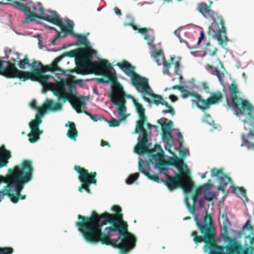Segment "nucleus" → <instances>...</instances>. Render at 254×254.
<instances>
[{
  "label": "nucleus",
  "mask_w": 254,
  "mask_h": 254,
  "mask_svg": "<svg viewBox=\"0 0 254 254\" xmlns=\"http://www.w3.org/2000/svg\"><path fill=\"white\" fill-rule=\"evenodd\" d=\"M77 218L80 221L76 223V226L87 242L111 245V226L106 228V233L102 231L103 225L111 224V214L105 212L99 214L92 211L89 217L78 215Z\"/></svg>",
  "instance_id": "1"
},
{
  "label": "nucleus",
  "mask_w": 254,
  "mask_h": 254,
  "mask_svg": "<svg viewBox=\"0 0 254 254\" xmlns=\"http://www.w3.org/2000/svg\"><path fill=\"white\" fill-rule=\"evenodd\" d=\"M115 65L118 66L127 75L131 77L132 84L137 91L142 90L143 98L145 101L153 103L156 106H158L160 104L165 106L168 110H163L162 112L163 113H170L172 116L175 115V112L174 108L164 100L161 95L153 93L149 86L148 79L135 73L134 66L125 60Z\"/></svg>",
  "instance_id": "2"
},
{
  "label": "nucleus",
  "mask_w": 254,
  "mask_h": 254,
  "mask_svg": "<svg viewBox=\"0 0 254 254\" xmlns=\"http://www.w3.org/2000/svg\"><path fill=\"white\" fill-rule=\"evenodd\" d=\"M33 172L32 162L29 160H24L12 168V181L6 187L11 188L9 198L12 202L16 203L19 199L26 198V195L21 194V192L25 185L32 180Z\"/></svg>",
  "instance_id": "3"
},
{
  "label": "nucleus",
  "mask_w": 254,
  "mask_h": 254,
  "mask_svg": "<svg viewBox=\"0 0 254 254\" xmlns=\"http://www.w3.org/2000/svg\"><path fill=\"white\" fill-rule=\"evenodd\" d=\"M12 5L15 8L20 9L25 13L26 19L28 21H33L36 18L42 19L58 26L63 32L70 34L72 33V28L74 25L71 20L67 19L66 20V25L65 26L62 19L60 17L57 11L51 10L46 11L40 2H38L33 7V9L37 11L39 14L35 13L30 10H27L26 5L19 1H13Z\"/></svg>",
  "instance_id": "4"
},
{
  "label": "nucleus",
  "mask_w": 254,
  "mask_h": 254,
  "mask_svg": "<svg viewBox=\"0 0 254 254\" xmlns=\"http://www.w3.org/2000/svg\"><path fill=\"white\" fill-rule=\"evenodd\" d=\"M195 224L199 230L202 236L198 235L196 231L191 233V236L195 244L198 245L201 243L205 244V246L209 250L210 254H216L219 251L215 247L216 230L213 218L210 214L207 213L203 216L201 221L197 217L194 218Z\"/></svg>",
  "instance_id": "5"
},
{
  "label": "nucleus",
  "mask_w": 254,
  "mask_h": 254,
  "mask_svg": "<svg viewBox=\"0 0 254 254\" xmlns=\"http://www.w3.org/2000/svg\"><path fill=\"white\" fill-rule=\"evenodd\" d=\"M144 163L142 160L139 161L138 170L148 179L158 183H163L167 186L170 191H173L178 188H182L185 192H190L194 187V184L191 179L190 174L177 173L174 176H169L166 173V180L159 177L158 175H151L149 170H145L142 166Z\"/></svg>",
  "instance_id": "6"
},
{
  "label": "nucleus",
  "mask_w": 254,
  "mask_h": 254,
  "mask_svg": "<svg viewBox=\"0 0 254 254\" xmlns=\"http://www.w3.org/2000/svg\"><path fill=\"white\" fill-rule=\"evenodd\" d=\"M229 89L231 100H227L228 106L233 108L237 117H245V119L242 120L244 124L248 123L249 121L251 122V125L254 127V108L253 105L248 100L238 97L240 92L236 84H231Z\"/></svg>",
  "instance_id": "7"
},
{
  "label": "nucleus",
  "mask_w": 254,
  "mask_h": 254,
  "mask_svg": "<svg viewBox=\"0 0 254 254\" xmlns=\"http://www.w3.org/2000/svg\"><path fill=\"white\" fill-rule=\"evenodd\" d=\"M112 232H117L118 239H112V246L118 248L123 254H127L135 246L136 239L128 231V224L123 218L112 217Z\"/></svg>",
  "instance_id": "8"
},
{
  "label": "nucleus",
  "mask_w": 254,
  "mask_h": 254,
  "mask_svg": "<svg viewBox=\"0 0 254 254\" xmlns=\"http://www.w3.org/2000/svg\"><path fill=\"white\" fill-rule=\"evenodd\" d=\"M128 98H131L136 108V112L138 114L139 121L136 123V126L133 132L134 134H138L140 131L142 133V136L138 137V143L135 147V151L138 154H142L148 152V135L146 130L144 127L145 123L147 120V117L145 115V109L142 105L137 103V100L131 95L127 96Z\"/></svg>",
  "instance_id": "9"
},
{
  "label": "nucleus",
  "mask_w": 254,
  "mask_h": 254,
  "mask_svg": "<svg viewBox=\"0 0 254 254\" xmlns=\"http://www.w3.org/2000/svg\"><path fill=\"white\" fill-rule=\"evenodd\" d=\"M73 87V86L70 84L69 85L70 91H68L64 85L60 83L54 86L53 92L55 96L58 97L60 100H62L64 103L68 101L77 113H84V111H86L84 109L86 105L85 97H77L72 94L71 91Z\"/></svg>",
  "instance_id": "10"
},
{
  "label": "nucleus",
  "mask_w": 254,
  "mask_h": 254,
  "mask_svg": "<svg viewBox=\"0 0 254 254\" xmlns=\"http://www.w3.org/2000/svg\"><path fill=\"white\" fill-rule=\"evenodd\" d=\"M225 234L222 235L224 240L228 244L225 246H218L215 243V247L219 251L216 254H252L254 251L253 247L244 249L243 246L236 238H231L227 235V228L224 226Z\"/></svg>",
  "instance_id": "11"
},
{
  "label": "nucleus",
  "mask_w": 254,
  "mask_h": 254,
  "mask_svg": "<svg viewBox=\"0 0 254 254\" xmlns=\"http://www.w3.org/2000/svg\"><path fill=\"white\" fill-rule=\"evenodd\" d=\"M88 70L89 73L91 71L102 76L100 78L95 79L98 83L111 82V64L107 60H104L100 62L90 63Z\"/></svg>",
  "instance_id": "12"
},
{
  "label": "nucleus",
  "mask_w": 254,
  "mask_h": 254,
  "mask_svg": "<svg viewBox=\"0 0 254 254\" xmlns=\"http://www.w3.org/2000/svg\"><path fill=\"white\" fill-rule=\"evenodd\" d=\"M42 69H34L32 71H24L18 69L14 67L11 78H19L23 81L30 79L33 81H38L43 85L46 84L50 75H44Z\"/></svg>",
  "instance_id": "13"
},
{
  "label": "nucleus",
  "mask_w": 254,
  "mask_h": 254,
  "mask_svg": "<svg viewBox=\"0 0 254 254\" xmlns=\"http://www.w3.org/2000/svg\"><path fill=\"white\" fill-rule=\"evenodd\" d=\"M74 170L78 173V178L81 183V186L78 187L79 191L82 192L84 190L87 193H91L90 186L92 184L96 185L97 183L96 172L89 173L87 170L78 165H75Z\"/></svg>",
  "instance_id": "14"
},
{
  "label": "nucleus",
  "mask_w": 254,
  "mask_h": 254,
  "mask_svg": "<svg viewBox=\"0 0 254 254\" xmlns=\"http://www.w3.org/2000/svg\"><path fill=\"white\" fill-rule=\"evenodd\" d=\"M95 53L96 52L90 46L80 48V56L76 59V71L77 73L82 75L89 73L88 65L92 63L91 60Z\"/></svg>",
  "instance_id": "15"
},
{
  "label": "nucleus",
  "mask_w": 254,
  "mask_h": 254,
  "mask_svg": "<svg viewBox=\"0 0 254 254\" xmlns=\"http://www.w3.org/2000/svg\"><path fill=\"white\" fill-rule=\"evenodd\" d=\"M213 22L209 27L208 33L216 38L220 45L223 46L227 44L226 28L224 26V21L222 16H218L211 18Z\"/></svg>",
  "instance_id": "16"
},
{
  "label": "nucleus",
  "mask_w": 254,
  "mask_h": 254,
  "mask_svg": "<svg viewBox=\"0 0 254 254\" xmlns=\"http://www.w3.org/2000/svg\"><path fill=\"white\" fill-rule=\"evenodd\" d=\"M126 95L123 86L118 81L115 70L112 67V101L125 99Z\"/></svg>",
  "instance_id": "17"
},
{
  "label": "nucleus",
  "mask_w": 254,
  "mask_h": 254,
  "mask_svg": "<svg viewBox=\"0 0 254 254\" xmlns=\"http://www.w3.org/2000/svg\"><path fill=\"white\" fill-rule=\"evenodd\" d=\"M62 108V106L60 103H56L52 100L47 99L43 106L38 107L37 109L38 112L35 117L42 119L46 110L56 111L61 110Z\"/></svg>",
  "instance_id": "18"
},
{
  "label": "nucleus",
  "mask_w": 254,
  "mask_h": 254,
  "mask_svg": "<svg viewBox=\"0 0 254 254\" xmlns=\"http://www.w3.org/2000/svg\"><path fill=\"white\" fill-rule=\"evenodd\" d=\"M212 1H210L208 5L205 2H200L197 4V10L206 18H214L217 17V13L214 12L211 7Z\"/></svg>",
  "instance_id": "19"
},
{
  "label": "nucleus",
  "mask_w": 254,
  "mask_h": 254,
  "mask_svg": "<svg viewBox=\"0 0 254 254\" xmlns=\"http://www.w3.org/2000/svg\"><path fill=\"white\" fill-rule=\"evenodd\" d=\"M158 123L162 127V137L169 140L172 136L171 128L173 126V122L163 118L158 120Z\"/></svg>",
  "instance_id": "20"
},
{
  "label": "nucleus",
  "mask_w": 254,
  "mask_h": 254,
  "mask_svg": "<svg viewBox=\"0 0 254 254\" xmlns=\"http://www.w3.org/2000/svg\"><path fill=\"white\" fill-rule=\"evenodd\" d=\"M168 163L169 165L176 167L178 170V173L190 174V171L188 169L187 165L184 163L183 160L177 156L171 157Z\"/></svg>",
  "instance_id": "21"
},
{
  "label": "nucleus",
  "mask_w": 254,
  "mask_h": 254,
  "mask_svg": "<svg viewBox=\"0 0 254 254\" xmlns=\"http://www.w3.org/2000/svg\"><path fill=\"white\" fill-rule=\"evenodd\" d=\"M5 56L3 57L2 58L5 60V62L7 65L9 66L10 65H14V67L16 68L15 63L20 60V54L17 52H12L11 49H7L5 50Z\"/></svg>",
  "instance_id": "22"
},
{
  "label": "nucleus",
  "mask_w": 254,
  "mask_h": 254,
  "mask_svg": "<svg viewBox=\"0 0 254 254\" xmlns=\"http://www.w3.org/2000/svg\"><path fill=\"white\" fill-rule=\"evenodd\" d=\"M11 172L12 168L9 169L7 173V178L5 180V182H3V183H5L6 185L3 188V189L0 190V202L3 200L5 195L8 196L9 197V194H11V188H9V189L6 187L8 186V184L10 183L12 181V177H11Z\"/></svg>",
  "instance_id": "23"
},
{
  "label": "nucleus",
  "mask_w": 254,
  "mask_h": 254,
  "mask_svg": "<svg viewBox=\"0 0 254 254\" xmlns=\"http://www.w3.org/2000/svg\"><path fill=\"white\" fill-rule=\"evenodd\" d=\"M11 157L10 151L7 150L4 145H2L0 147V169L7 166L8 160Z\"/></svg>",
  "instance_id": "24"
},
{
  "label": "nucleus",
  "mask_w": 254,
  "mask_h": 254,
  "mask_svg": "<svg viewBox=\"0 0 254 254\" xmlns=\"http://www.w3.org/2000/svg\"><path fill=\"white\" fill-rule=\"evenodd\" d=\"M63 56H61L56 58L53 62L48 65H45L44 67V72L51 71V72H60L62 73H64V71L61 69L58 65V64L60 62L63 58Z\"/></svg>",
  "instance_id": "25"
},
{
  "label": "nucleus",
  "mask_w": 254,
  "mask_h": 254,
  "mask_svg": "<svg viewBox=\"0 0 254 254\" xmlns=\"http://www.w3.org/2000/svg\"><path fill=\"white\" fill-rule=\"evenodd\" d=\"M5 60L2 57H0V75L8 78H11L14 66L11 64L9 66H3V64Z\"/></svg>",
  "instance_id": "26"
},
{
  "label": "nucleus",
  "mask_w": 254,
  "mask_h": 254,
  "mask_svg": "<svg viewBox=\"0 0 254 254\" xmlns=\"http://www.w3.org/2000/svg\"><path fill=\"white\" fill-rule=\"evenodd\" d=\"M112 104L117 106L119 116L122 118V120H126L127 115L126 114V107L125 106L126 99L112 101Z\"/></svg>",
  "instance_id": "27"
},
{
  "label": "nucleus",
  "mask_w": 254,
  "mask_h": 254,
  "mask_svg": "<svg viewBox=\"0 0 254 254\" xmlns=\"http://www.w3.org/2000/svg\"><path fill=\"white\" fill-rule=\"evenodd\" d=\"M163 61L162 64L164 66L163 69V72L164 74H169V69L171 67V65L174 64L175 67L177 70H179L180 67V64L179 61L176 62L174 63L175 58L171 57L168 61L165 60V58H163Z\"/></svg>",
  "instance_id": "28"
},
{
  "label": "nucleus",
  "mask_w": 254,
  "mask_h": 254,
  "mask_svg": "<svg viewBox=\"0 0 254 254\" xmlns=\"http://www.w3.org/2000/svg\"><path fill=\"white\" fill-rule=\"evenodd\" d=\"M252 137H254V130H251L246 136L245 134L242 135L243 142L241 146H246L249 149L254 150V142H250L249 140H252Z\"/></svg>",
  "instance_id": "29"
},
{
  "label": "nucleus",
  "mask_w": 254,
  "mask_h": 254,
  "mask_svg": "<svg viewBox=\"0 0 254 254\" xmlns=\"http://www.w3.org/2000/svg\"><path fill=\"white\" fill-rule=\"evenodd\" d=\"M229 183L233 185V181L226 174H223V176H221L219 178V186H218L217 190H218L224 192L225 188Z\"/></svg>",
  "instance_id": "30"
},
{
  "label": "nucleus",
  "mask_w": 254,
  "mask_h": 254,
  "mask_svg": "<svg viewBox=\"0 0 254 254\" xmlns=\"http://www.w3.org/2000/svg\"><path fill=\"white\" fill-rule=\"evenodd\" d=\"M67 124L65 125L66 127H68L69 129L67 132V136L72 140H75L76 138L78 135V132L76 128L75 125L74 123L71 122H68Z\"/></svg>",
  "instance_id": "31"
},
{
  "label": "nucleus",
  "mask_w": 254,
  "mask_h": 254,
  "mask_svg": "<svg viewBox=\"0 0 254 254\" xmlns=\"http://www.w3.org/2000/svg\"><path fill=\"white\" fill-rule=\"evenodd\" d=\"M195 97L196 99L197 107L201 110L204 111L211 106L208 99L207 100L202 99L197 93L195 94Z\"/></svg>",
  "instance_id": "32"
},
{
  "label": "nucleus",
  "mask_w": 254,
  "mask_h": 254,
  "mask_svg": "<svg viewBox=\"0 0 254 254\" xmlns=\"http://www.w3.org/2000/svg\"><path fill=\"white\" fill-rule=\"evenodd\" d=\"M207 66L211 70L212 74L217 76L219 82L221 83H223V79L224 78V73L220 72L217 68L214 67L211 64H207Z\"/></svg>",
  "instance_id": "33"
},
{
  "label": "nucleus",
  "mask_w": 254,
  "mask_h": 254,
  "mask_svg": "<svg viewBox=\"0 0 254 254\" xmlns=\"http://www.w3.org/2000/svg\"><path fill=\"white\" fill-rule=\"evenodd\" d=\"M233 193L239 197L244 198L247 202L248 201L249 199L247 195L246 190L243 187H234L233 190Z\"/></svg>",
  "instance_id": "34"
},
{
  "label": "nucleus",
  "mask_w": 254,
  "mask_h": 254,
  "mask_svg": "<svg viewBox=\"0 0 254 254\" xmlns=\"http://www.w3.org/2000/svg\"><path fill=\"white\" fill-rule=\"evenodd\" d=\"M198 196L194 193L191 196V199L192 200V204H190L189 202V198L187 197L185 199L186 204L188 208L189 211L191 213H194L195 210V204L197 200Z\"/></svg>",
  "instance_id": "35"
},
{
  "label": "nucleus",
  "mask_w": 254,
  "mask_h": 254,
  "mask_svg": "<svg viewBox=\"0 0 254 254\" xmlns=\"http://www.w3.org/2000/svg\"><path fill=\"white\" fill-rule=\"evenodd\" d=\"M42 120L39 118H36L35 119L32 120L29 123V127L31 130H34L37 131H43L39 129V126L42 123Z\"/></svg>",
  "instance_id": "36"
},
{
  "label": "nucleus",
  "mask_w": 254,
  "mask_h": 254,
  "mask_svg": "<svg viewBox=\"0 0 254 254\" xmlns=\"http://www.w3.org/2000/svg\"><path fill=\"white\" fill-rule=\"evenodd\" d=\"M223 98L222 94L218 91L216 93H213L211 96L208 98L210 105L217 103L219 101L221 100Z\"/></svg>",
  "instance_id": "37"
},
{
  "label": "nucleus",
  "mask_w": 254,
  "mask_h": 254,
  "mask_svg": "<svg viewBox=\"0 0 254 254\" xmlns=\"http://www.w3.org/2000/svg\"><path fill=\"white\" fill-rule=\"evenodd\" d=\"M168 165L169 163L168 162L159 160L158 163L155 165V167L159 169L160 173L164 172L166 174L165 172L168 170Z\"/></svg>",
  "instance_id": "38"
},
{
  "label": "nucleus",
  "mask_w": 254,
  "mask_h": 254,
  "mask_svg": "<svg viewBox=\"0 0 254 254\" xmlns=\"http://www.w3.org/2000/svg\"><path fill=\"white\" fill-rule=\"evenodd\" d=\"M112 211L114 212L112 214V216L114 219H118V218H123V214L122 213V208L118 205H114L112 206Z\"/></svg>",
  "instance_id": "39"
},
{
  "label": "nucleus",
  "mask_w": 254,
  "mask_h": 254,
  "mask_svg": "<svg viewBox=\"0 0 254 254\" xmlns=\"http://www.w3.org/2000/svg\"><path fill=\"white\" fill-rule=\"evenodd\" d=\"M43 131L31 130V132L28 135L29 141L31 143H34L38 141L40 138L39 135Z\"/></svg>",
  "instance_id": "40"
},
{
  "label": "nucleus",
  "mask_w": 254,
  "mask_h": 254,
  "mask_svg": "<svg viewBox=\"0 0 254 254\" xmlns=\"http://www.w3.org/2000/svg\"><path fill=\"white\" fill-rule=\"evenodd\" d=\"M217 51V49L211 46L209 43H206L205 46V53L210 56H214Z\"/></svg>",
  "instance_id": "41"
},
{
  "label": "nucleus",
  "mask_w": 254,
  "mask_h": 254,
  "mask_svg": "<svg viewBox=\"0 0 254 254\" xmlns=\"http://www.w3.org/2000/svg\"><path fill=\"white\" fill-rule=\"evenodd\" d=\"M211 186V185L210 184H205L201 187L196 189L194 194L198 196L202 192H205L206 190H208L210 189Z\"/></svg>",
  "instance_id": "42"
},
{
  "label": "nucleus",
  "mask_w": 254,
  "mask_h": 254,
  "mask_svg": "<svg viewBox=\"0 0 254 254\" xmlns=\"http://www.w3.org/2000/svg\"><path fill=\"white\" fill-rule=\"evenodd\" d=\"M73 28H72V29ZM71 35H74V36L77 38V44L78 45H86L87 44V38L85 36L81 35H77L73 33L72 31V33Z\"/></svg>",
  "instance_id": "43"
},
{
  "label": "nucleus",
  "mask_w": 254,
  "mask_h": 254,
  "mask_svg": "<svg viewBox=\"0 0 254 254\" xmlns=\"http://www.w3.org/2000/svg\"><path fill=\"white\" fill-rule=\"evenodd\" d=\"M29 60L27 55H25L23 60H20L18 63V66L20 69H25V65L30 66Z\"/></svg>",
  "instance_id": "44"
},
{
  "label": "nucleus",
  "mask_w": 254,
  "mask_h": 254,
  "mask_svg": "<svg viewBox=\"0 0 254 254\" xmlns=\"http://www.w3.org/2000/svg\"><path fill=\"white\" fill-rule=\"evenodd\" d=\"M139 176V174L138 173H135L130 175L126 180V183L128 185L133 184L138 179Z\"/></svg>",
  "instance_id": "45"
},
{
  "label": "nucleus",
  "mask_w": 254,
  "mask_h": 254,
  "mask_svg": "<svg viewBox=\"0 0 254 254\" xmlns=\"http://www.w3.org/2000/svg\"><path fill=\"white\" fill-rule=\"evenodd\" d=\"M31 69H42V70H44L45 66L39 61H34L31 64H30Z\"/></svg>",
  "instance_id": "46"
},
{
  "label": "nucleus",
  "mask_w": 254,
  "mask_h": 254,
  "mask_svg": "<svg viewBox=\"0 0 254 254\" xmlns=\"http://www.w3.org/2000/svg\"><path fill=\"white\" fill-rule=\"evenodd\" d=\"M46 27L48 29L53 30H55V31H56L57 32V36H56V38L54 40H53L52 41V43L53 44H54L56 42V41L57 40V39H58L60 37H61V32H59V31H58L57 30V29H56L55 28H54L53 27H52V26H46ZM67 34H69V33L65 32V34L64 35L62 36V37H65L66 36Z\"/></svg>",
  "instance_id": "47"
},
{
  "label": "nucleus",
  "mask_w": 254,
  "mask_h": 254,
  "mask_svg": "<svg viewBox=\"0 0 254 254\" xmlns=\"http://www.w3.org/2000/svg\"><path fill=\"white\" fill-rule=\"evenodd\" d=\"M182 93V97L183 98H187L190 96H192L195 97V94L196 93H193L189 91L187 89L185 88L184 86H183V89L180 91Z\"/></svg>",
  "instance_id": "48"
},
{
  "label": "nucleus",
  "mask_w": 254,
  "mask_h": 254,
  "mask_svg": "<svg viewBox=\"0 0 254 254\" xmlns=\"http://www.w3.org/2000/svg\"><path fill=\"white\" fill-rule=\"evenodd\" d=\"M223 174H224V173L223 172V168H220V169L213 168L211 170V176L212 177H218L220 175H221V176H223Z\"/></svg>",
  "instance_id": "49"
},
{
  "label": "nucleus",
  "mask_w": 254,
  "mask_h": 254,
  "mask_svg": "<svg viewBox=\"0 0 254 254\" xmlns=\"http://www.w3.org/2000/svg\"><path fill=\"white\" fill-rule=\"evenodd\" d=\"M14 250L11 247H0V254H12Z\"/></svg>",
  "instance_id": "50"
},
{
  "label": "nucleus",
  "mask_w": 254,
  "mask_h": 254,
  "mask_svg": "<svg viewBox=\"0 0 254 254\" xmlns=\"http://www.w3.org/2000/svg\"><path fill=\"white\" fill-rule=\"evenodd\" d=\"M80 53V48L72 50L68 53V55L70 57H75V62L76 63V59L79 57Z\"/></svg>",
  "instance_id": "51"
},
{
  "label": "nucleus",
  "mask_w": 254,
  "mask_h": 254,
  "mask_svg": "<svg viewBox=\"0 0 254 254\" xmlns=\"http://www.w3.org/2000/svg\"><path fill=\"white\" fill-rule=\"evenodd\" d=\"M204 192V198L209 201H212L215 197V193L206 190Z\"/></svg>",
  "instance_id": "52"
},
{
  "label": "nucleus",
  "mask_w": 254,
  "mask_h": 254,
  "mask_svg": "<svg viewBox=\"0 0 254 254\" xmlns=\"http://www.w3.org/2000/svg\"><path fill=\"white\" fill-rule=\"evenodd\" d=\"M84 113L88 116L94 122H97L98 120L102 119V117L96 115H92L87 111H84Z\"/></svg>",
  "instance_id": "53"
},
{
  "label": "nucleus",
  "mask_w": 254,
  "mask_h": 254,
  "mask_svg": "<svg viewBox=\"0 0 254 254\" xmlns=\"http://www.w3.org/2000/svg\"><path fill=\"white\" fill-rule=\"evenodd\" d=\"M144 39L147 41L148 44L149 46L154 47V37L151 35H147V34L144 35Z\"/></svg>",
  "instance_id": "54"
},
{
  "label": "nucleus",
  "mask_w": 254,
  "mask_h": 254,
  "mask_svg": "<svg viewBox=\"0 0 254 254\" xmlns=\"http://www.w3.org/2000/svg\"><path fill=\"white\" fill-rule=\"evenodd\" d=\"M244 228H246V229L250 231L251 234L254 233V227L250 224L249 220L245 223Z\"/></svg>",
  "instance_id": "55"
},
{
  "label": "nucleus",
  "mask_w": 254,
  "mask_h": 254,
  "mask_svg": "<svg viewBox=\"0 0 254 254\" xmlns=\"http://www.w3.org/2000/svg\"><path fill=\"white\" fill-rule=\"evenodd\" d=\"M123 120H122V118L120 120H116L112 118V127H118Z\"/></svg>",
  "instance_id": "56"
},
{
  "label": "nucleus",
  "mask_w": 254,
  "mask_h": 254,
  "mask_svg": "<svg viewBox=\"0 0 254 254\" xmlns=\"http://www.w3.org/2000/svg\"><path fill=\"white\" fill-rule=\"evenodd\" d=\"M162 53L161 50L154 51L152 52L151 56L153 58L157 59L158 57L161 56Z\"/></svg>",
  "instance_id": "57"
},
{
  "label": "nucleus",
  "mask_w": 254,
  "mask_h": 254,
  "mask_svg": "<svg viewBox=\"0 0 254 254\" xmlns=\"http://www.w3.org/2000/svg\"><path fill=\"white\" fill-rule=\"evenodd\" d=\"M149 29V28H140L138 29V32L144 35L145 34H146V33Z\"/></svg>",
  "instance_id": "58"
},
{
  "label": "nucleus",
  "mask_w": 254,
  "mask_h": 254,
  "mask_svg": "<svg viewBox=\"0 0 254 254\" xmlns=\"http://www.w3.org/2000/svg\"><path fill=\"white\" fill-rule=\"evenodd\" d=\"M30 105V107L34 109H37L38 107L37 106V102L34 99L31 102Z\"/></svg>",
  "instance_id": "59"
},
{
  "label": "nucleus",
  "mask_w": 254,
  "mask_h": 254,
  "mask_svg": "<svg viewBox=\"0 0 254 254\" xmlns=\"http://www.w3.org/2000/svg\"><path fill=\"white\" fill-rule=\"evenodd\" d=\"M204 33L203 31H201L200 33V36L198 40V42H197L198 44H200V43L202 42V41L204 39Z\"/></svg>",
  "instance_id": "60"
},
{
  "label": "nucleus",
  "mask_w": 254,
  "mask_h": 254,
  "mask_svg": "<svg viewBox=\"0 0 254 254\" xmlns=\"http://www.w3.org/2000/svg\"><path fill=\"white\" fill-rule=\"evenodd\" d=\"M253 234V236H251L250 235H249L247 236V238L250 240V244L251 245L250 247H252V246L253 245V244L254 243V233Z\"/></svg>",
  "instance_id": "61"
},
{
  "label": "nucleus",
  "mask_w": 254,
  "mask_h": 254,
  "mask_svg": "<svg viewBox=\"0 0 254 254\" xmlns=\"http://www.w3.org/2000/svg\"><path fill=\"white\" fill-rule=\"evenodd\" d=\"M114 12L118 16H122V11L118 7H115L114 8Z\"/></svg>",
  "instance_id": "62"
},
{
  "label": "nucleus",
  "mask_w": 254,
  "mask_h": 254,
  "mask_svg": "<svg viewBox=\"0 0 254 254\" xmlns=\"http://www.w3.org/2000/svg\"><path fill=\"white\" fill-rule=\"evenodd\" d=\"M171 88L173 89H178L180 91L183 89V86L180 85H175L172 86Z\"/></svg>",
  "instance_id": "63"
},
{
  "label": "nucleus",
  "mask_w": 254,
  "mask_h": 254,
  "mask_svg": "<svg viewBox=\"0 0 254 254\" xmlns=\"http://www.w3.org/2000/svg\"><path fill=\"white\" fill-rule=\"evenodd\" d=\"M202 86L203 88L206 91H208L209 90V87L207 84V83L203 82L202 83Z\"/></svg>",
  "instance_id": "64"
}]
</instances>
